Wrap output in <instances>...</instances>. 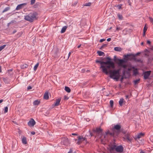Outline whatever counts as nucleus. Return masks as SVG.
I'll return each mask as SVG.
<instances>
[{"mask_svg": "<svg viewBox=\"0 0 153 153\" xmlns=\"http://www.w3.org/2000/svg\"><path fill=\"white\" fill-rule=\"evenodd\" d=\"M3 101V100L2 99L0 100V103L2 102Z\"/></svg>", "mask_w": 153, "mask_h": 153, "instance_id": "61", "label": "nucleus"}, {"mask_svg": "<svg viewBox=\"0 0 153 153\" xmlns=\"http://www.w3.org/2000/svg\"><path fill=\"white\" fill-rule=\"evenodd\" d=\"M113 101L112 100H111L110 102V105L111 108L113 107Z\"/></svg>", "mask_w": 153, "mask_h": 153, "instance_id": "33", "label": "nucleus"}, {"mask_svg": "<svg viewBox=\"0 0 153 153\" xmlns=\"http://www.w3.org/2000/svg\"><path fill=\"white\" fill-rule=\"evenodd\" d=\"M65 91L68 92V93H69L71 92V89L69 87L67 86H65Z\"/></svg>", "mask_w": 153, "mask_h": 153, "instance_id": "28", "label": "nucleus"}, {"mask_svg": "<svg viewBox=\"0 0 153 153\" xmlns=\"http://www.w3.org/2000/svg\"><path fill=\"white\" fill-rule=\"evenodd\" d=\"M90 134L91 137H92L93 136V135L92 133L90 132Z\"/></svg>", "mask_w": 153, "mask_h": 153, "instance_id": "59", "label": "nucleus"}, {"mask_svg": "<svg viewBox=\"0 0 153 153\" xmlns=\"http://www.w3.org/2000/svg\"><path fill=\"white\" fill-rule=\"evenodd\" d=\"M134 74L135 75H136L138 74V72L137 70H134Z\"/></svg>", "mask_w": 153, "mask_h": 153, "instance_id": "40", "label": "nucleus"}, {"mask_svg": "<svg viewBox=\"0 0 153 153\" xmlns=\"http://www.w3.org/2000/svg\"><path fill=\"white\" fill-rule=\"evenodd\" d=\"M140 79H137L134 80L133 81V82L134 83V84L136 85L138 84L139 83L140 81Z\"/></svg>", "mask_w": 153, "mask_h": 153, "instance_id": "30", "label": "nucleus"}, {"mask_svg": "<svg viewBox=\"0 0 153 153\" xmlns=\"http://www.w3.org/2000/svg\"><path fill=\"white\" fill-rule=\"evenodd\" d=\"M32 88V87L31 86H29L27 88V89L28 90H30V89H31V88Z\"/></svg>", "mask_w": 153, "mask_h": 153, "instance_id": "46", "label": "nucleus"}, {"mask_svg": "<svg viewBox=\"0 0 153 153\" xmlns=\"http://www.w3.org/2000/svg\"><path fill=\"white\" fill-rule=\"evenodd\" d=\"M81 44H80L79 45H78V46H77V48H80V47L81 46Z\"/></svg>", "mask_w": 153, "mask_h": 153, "instance_id": "58", "label": "nucleus"}, {"mask_svg": "<svg viewBox=\"0 0 153 153\" xmlns=\"http://www.w3.org/2000/svg\"><path fill=\"white\" fill-rule=\"evenodd\" d=\"M151 73V71H145L144 73V78L145 79H147L150 75Z\"/></svg>", "mask_w": 153, "mask_h": 153, "instance_id": "14", "label": "nucleus"}, {"mask_svg": "<svg viewBox=\"0 0 153 153\" xmlns=\"http://www.w3.org/2000/svg\"><path fill=\"white\" fill-rule=\"evenodd\" d=\"M26 4V3H24L22 4H19L17 5L16 7V10H19L22 8H23L25 6Z\"/></svg>", "mask_w": 153, "mask_h": 153, "instance_id": "15", "label": "nucleus"}, {"mask_svg": "<svg viewBox=\"0 0 153 153\" xmlns=\"http://www.w3.org/2000/svg\"><path fill=\"white\" fill-rule=\"evenodd\" d=\"M77 1H75L73 4V5H75L77 4Z\"/></svg>", "mask_w": 153, "mask_h": 153, "instance_id": "52", "label": "nucleus"}, {"mask_svg": "<svg viewBox=\"0 0 153 153\" xmlns=\"http://www.w3.org/2000/svg\"><path fill=\"white\" fill-rule=\"evenodd\" d=\"M111 132H110L109 131H108L106 132V134L107 135L108 134H110V133Z\"/></svg>", "mask_w": 153, "mask_h": 153, "instance_id": "47", "label": "nucleus"}, {"mask_svg": "<svg viewBox=\"0 0 153 153\" xmlns=\"http://www.w3.org/2000/svg\"><path fill=\"white\" fill-rule=\"evenodd\" d=\"M15 22H16V21L15 20H12V21H11V22H10V23L11 24L12 23H14Z\"/></svg>", "mask_w": 153, "mask_h": 153, "instance_id": "50", "label": "nucleus"}, {"mask_svg": "<svg viewBox=\"0 0 153 153\" xmlns=\"http://www.w3.org/2000/svg\"><path fill=\"white\" fill-rule=\"evenodd\" d=\"M96 62L97 63H100L101 65H102L104 64H107L108 63V62H102L99 60H96Z\"/></svg>", "mask_w": 153, "mask_h": 153, "instance_id": "18", "label": "nucleus"}, {"mask_svg": "<svg viewBox=\"0 0 153 153\" xmlns=\"http://www.w3.org/2000/svg\"><path fill=\"white\" fill-rule=\"evenodd\" d=\"M146 32H143V36H145Z\"/></svg>", "mask_w": 153, "mask_h": 153, "instance_id": "56", "label": "nucleus"}, {"mask_svg": "<svg viewBox=\"0 0 153 153\" xmlns=\"http://www.w3.org/2000/svg\"><path fill=\"white\" fill-rule=\"evenodd\" d=\"M44 98L46 100H48L49 99L48 93V92L45 93L44 95Z\"/></svg>", "mask_w": 153, "mask_h": 153, "instance_id": "21", "label": "nucleus"}, {"mask_svg": "<svg viewBox=\"0 0 153 153\" xmlns=\"http://www.w3.org/2000/svg\"><path fill=\"white\" fill-rule=\"evenodd\" d=\"M61 144L62 145L67 146L70 144L68 138L64 137L62 138Z\"/></svg>", "mask_w": 153, "mask_h": 153, "instance_id": "5", "label": "nucleus"}, {"mask_svg": "<svg viewBox=\"0 0 153 153\" xmlns=\"http://www.w3.org/2000/svg\"><path fill=\"white\" fill-rule=\"evenodd\" d=\"M123 75H124L125 74V71H123Z\"/></svg>", "mask_w": 153, "mask_h": 153, "instance_id": "60", "label": "nucleus"}, {"mask_svg": "<svg viewBox=\"0 0 153 153\" xmlns=\"http://www.w3.org/2000/svg\"><path fill=\"white\" fill-rule=\"evenodd\" d=\"M91 3L88 2V3H85L84 6H90L91 5Z\"/></svg>", "mask_w": 153, "mask_h": 153, "instance_id": "35", "label": "nucleus"}, {"mask_svg": "<svg viewBox=\"0 0 153 153\" xmlns=\"http://www.w3.org/2000/svg\"><path fill=\"white\" fill-rule=\"evenodd\" d=\"M107 41H108V42L110 41L111 40V38H108L107 39Z\"/></svg>", "mask_w": 153, "mask_h": 153, "instance_id": "55", "label": "nucleus"}, {"mask_svg": "<svg viewBox=\"0 0 153 153\" xmlns=\"http://www.w3.org/2000/svg\"><path fill=\"white\" fill-rule=\"evenodd\" d=\"M140 153H145L142 150H141Z\"/></svg>", "mask_w": 153, "mask_h": 153, "instance_id": "64", "label": "nucleus"}, {"mask_svg": "<svg viewBox=\"0 0 153 153\" xmlns=\"http://www.w3.org/2000/svg\"><path fill=\"white\" fill-rule=\"evenodd\" d=\"M31 134L33 135H34L35 134V132L34 131L31 132Z\"/></svg>", "mask_w": 153, "mask_h": 153, "instance_id": "53", "label": "nucleus"}, {"mask_svg": "<svg viewBox=\"0 0 153 153\" xmlns=\"http://www.w3.org/2000/svg\"><path fill=\"white\" fill-rule=\"evenodd\" d=\"M121 128L119 125L117 124L114 126V127L112 129V132L110 133L111 136L114 137L117 136L120 133Z\"/></svg>", "mask_w": 153, "mask_h": 153, "instance_id": "3", "label": "nucleus"}, {"mask_svg": "<svg viewBox=\"0 0 153 153\" xmlns=\"http://www.w3.org/2000/svg\"><path fill=\"white\" fill-rule=\"evenodd\" d=\"M22 143L25 144L27 143V139L24 136H23L22 139Z\"/></svg>", "mask_w": 153, "mask_h": 153, "instance_id": "17", "label": "nucleus"}, {"mask_svg": "<svg viewBox=\"0 0 153 153\" xmlns=\"http://www.w3.org/2000/svg\"><path fill=\"white\" fill-rule=\"evenodd\" d=\"M123 148L122 145L117 146L116 148V151L118 152L121 153L123 151Z\"/></svg>", "mask_w": 153, "mask_h": 153, "instance_id": "9", "label": "nucleus"}, {"mask_svg": "<svg viewBox=\"0 0 153 153\" xmlns=\"http://www.w3.org/2000/svg\"><path fill=\"white\" fill-rule=\"evenodd\" d=\"M77 139L78 141L77 142V143L78 144H80L83 141L86 140V139L85 138L81 136H78Z\"/></svg>", "mask_w": 153, "mask_h": 153, "instance_id": "11", "label": "nucleus"}, {"mask_svg": "<svg viewBox=\"0 0 153 153\" xmlns=\"http://www.w3.org/2000/svg\"><path fill=\"white\" fill-rule=\"evenodd\" d=\"M147 43L149 45H150L151 43V42L149 40H147Z\"/></svg>", "mask_w": 153, "mask_h": 153, "instance_id": "49", "label": "nucleus"}, {"mask_svg": "<svg viewBox=\"0 0 153 153\" xmlns=\"http://www.w3.org/2000/svg\"><path fill=\"white\" fill-rule=\"evenodd\" d=\"M124 99L123 98H121L120 99L119 102V103L120 105V106H122L123 105V102Z\"/></svg>", "mask_w": 153, "mask_h": 153, "instance_id": "27", "label": "nucleus"}, {"mask_svg": "<svg viewBox=\"0 0 153 153\" xmlns=\"http://www.w3.org/2000/svg\"><path fill=\"white\" fill-rule=\"evenodd\" d=\"M106 59L108 61L106 62H108L107 64H104V65H107L106 66L101 65L100 68L102 69V71L105 73L106 75H108L109 73L110 75V77L114 79H116V81L118 80L120 76V69L117 70H114L113 71L109 70V71H107L108 69H110L111 68H115L114 64L113 62L111 61V59L109 57L106 58Z\"/></svg>", "mask_w": 153, "mask_h": 153, "instance_id": "1", "label": "nucleus"}, {"mask_svg": "<svg viewBox=\"0 0 153 153\" xmlns=\"http://www.w3.org/2000/svg\"><path fill=\"white\" fill-rule=\"evenodd\" d=\"M36 0H31L30 4L32 5L33 4L35 3Z\"/></svg>", "mask_w": 153, "mask_h": 153, "instance_id": "38", "label": "nucleus"}, {"mask_svg": "<svg viewBox=\"0 0 153 153\" xmlns=\"http://www.w3.org/2000/svg\"><path fill=\"white\" fill-rule=\"evenodd\" d=\"M147 27L146 26V25H145L143 28V32H146L147 29Z\"/></svg>", "mask_w": 153, "mask_h": 153, "instance_id": "37", "label": "nucleus"}, {"mask_svg": "<svg viewBox=\"0 0 153 153\" xmlns=\"http://www.w3.org/2000/svg\"><path fill=\"white\" fill-rule=\"evenodd\" d=\"M68 27V26H65L62 27L61 31V33H64L66 31V29Z\"/></svg>", "mask_w": 153, "mask_h": 153, "instance_id": "19", "label": "nucleus"}, {"mask_svg": "<svg viewBox=\"0 0 153 153\" xmlns=\"http://www.w3.org/2000/svg\"><path fill=\"white\" fill-rule=\"evenodd\" d=\"M93 131L94 132L96 133L97 134H98V136L100 134V135L99 136V138H101V135L102 134V129L100 128H97L96 129H93Z\"/></svg>", "mask_w": 153, "mask_h": 153, "instance_id": "6", "label": "nucleus"}, {"mask_svg": "<svg viewBox=\"0 0 153 153\" xmlns=\"http://www.w3.org/2000/svg\"><path fill=\"white\" fill-rule=\"evenodd\" d=\"M21 68L25 69L26 68L28 67V65L27 64H24L21 66Z\"/></svg>", "mask_w": 153, "mask_h": 153, "instance_id": "29", "label": "nucleus"}, {"mask_svg": "<svg viewBox=\"0 0 153 153\" xmlns=\"http://www.w3.org/2000/svg\"><path fill=\"white\" fill-rule=\"evenodd\" d=\"M39 65V63H37L34 66V68H33V69H34V71H36V70L37 68L38 67Z\"/></svg>", "mask_w": 153, "mask_h": 153, "instance_id": "32", "label": "nucleus"}, {"mask_svg": "<svg viewBox=\"0 0 153 153\" xmlns=\"http://www.w3.org/2000/svg\"><path fill=\"white\" fill-rule=\"evenodd\" d=\"M97 53L98 54V55L100 56H105L104 53L101 51H97Z\"/></svg>", "mask_w": 153, "mask_h": 153, "instance_id": "24", "label": "nucleus"}, {"mask_svg": "<svg viewBox=\"0 0 153 153\" xmlns=\"http://www.w3.org/2000/svg\"><path fill=\"white\" fill-rule=\"evenodd\" d=\"M131 59H133L135 62H139L141 63H142L143 62V60H141L140 59H137L135 57H129L126 60H131Z\"/></svg>", "mask_w": 153, "mask_h": 153, "instance_id": "10", "label": "nucleus"}, {"mask_svg": "<svg viewBox=\"0 0 153 153\" xmlns=\"http://www.w3.org/2000/svg\"><path fill=\"white\" fill-rule=\"evenodd\" d=\"M120 29V27H117L116 28V30H118Z\"/></svg>", "mask_w": 153, "mask_h": 153, "instance_id": "57", "label": "nucleus"}, {"mask_svg": "<svg viewBox=\"0 0 153 153\" xmlns=\"http://www.w3.org/2000/svg\"><path fill=\"white\" fill-rule=\"evenodd\" d=\"M16 31H16V30H14L13 31V34H14V33H16Z\"/></svg>", "mask_w": 153, "mask_h": 153, "instance_id": "54", "label": "nucleus"}, {"mask_svg": "<svg viewBox=\"0 0 153 153\" xmlns=\"http://www.w3.org/2000/svg\"><path fill=\"white\" fill-rule=\"evenodd\" d=\"M117 59H118L117 58L116 56H114V61L115 62H117Z\"/></svg>", "mask_w": 153, "mask_h": 153, "instance_id": "43", "label": "nucleus"}, {"mask_svg": "<svg viewBox=\"0 0 153 153\" xmlns=\"http://www.w3.org/2000/svg\"><path fill=\"white\" fill-rule=\"evenodd\" d=\"M126 99H127V98H128V95H126Z\"/></svg>", "mask_w": 153, "mask_h": 153, "instance_id": "62", "label": "nucleus"}, {"mask_svg": "<svg viewBox=\"0 0 153 153\" xmlns=\"http://www.w3.org/2000/svg\"><path fill=\"white\" fill-rule=\"evenodd\" d=\"M10 9V7H7L5 8L3 11L2 12V13H3L4 12H5L8 10H9Z\"/></svg>", "mask_w": 153, "mask_h": 153, "instance_id": "25", "label": "nucleus"}, {"mask_svg": "<svg viewBox=\"0 0 153 153\" xmlns=\"http://www.w3.org/2000/svg\"><path fill=\"white\" fill-rule=\"evenodd\" d=\"M114 50L120 52L121 51L122 49L121 48L118 47H117L114 48Z\"/></svg>", "mask_w": 153, "mask_h": 153, "instance_id": "22", "label": "nucleus"}, {"mask_svg": "<svg viewBox=\"0 0 153 153\" xmlns=\"http://www.w3.org/2000/svg\"><path fill=\"white\" fill-rule=\"evenodd\" d=\"M36 124V122L33 119L31 118L28 122L27 124L29 126H33Z\"/></svg>", "mask_w": 153, "mask_h": 153, "instance_id": "12", "label": "nucleus"}, {"mask_svg": "<svg viewBox=\"0 0 153 153\" xmlns=\"http://www.w3.org/2000/svg\"><path fill=\"white\" fill-rule=\"evenodd\" d=\"M6 45H4L0 47V51L4 49L6 46Z\"/></svg>", "mask_w": 153, "mask_h": 153, "instance_id": "36", "label": "nucleus"}, {"mask_svg": "<svg viewBox=\"0 0 153 153\" xmlns=\"http://www.w3.org/2000/svg\"><path fill=\"white\" fill-rule=\"evenodd\" d=\"M126 62V61L123 59H117V63L119 66L121 67L124 69H126L127 67V65L125 64H124Z\"/></svg>", "mask_w": 153, "mask_h": 153, "instance_id": "4", "label": "nucleus"}, {"mask_svg": "<svg viewBox=\"0 0 153 153\" xmlns=\"http://www.w3.org/2000/svg\"><path fill=\"white\" fill-rule=\"evenodd\" d=\"M122 6L121 4H118L117 6V7H118V9H120L121 8V7Z\"/></svg>", "mask_w": 153, "mask_h": 153, "instance_id": "41", "label": "nucleus"}, {"mask_svg": "<svg viewBox=\"0 0 153 153\" xmlns=\"http://www.w3.org/2000/svg\"><path fill=\"white\" fill-rule=\"evenodd\" d=\"M116 145H112L109 147V150L110 153H116L114 151V149L116 150Z\"/></svg>", "mask_w": 153, "mask_h": 153, "instance_id": "13", "label": "nucleus"}, {"mask_svg": "<svg viewBox=\"0 0 153 153\" xmlns=\"http://www.w3.org/2000/svg\"><path fill=\"white\" fill-rule=\"evenodd\" d=\"M117 16L119 19L120 20L123 19V17L122 15H120L119 13L117 14Z\"/></svg>", "mask_w": 153, "mask_h": 153, "instance_id": "31", "label": "nucleus"}, {"mask_svg": "<svg viewBox=\"0 0 153 153\" xmlns=\"http://www.w3.org/2000/svg\"><path fill=\"white\" fill-rule=\"evenodd\" d=\"M140 53V52H138L135 54H134L132 53L127 54L126 55H124V57L126 59L128 58L129 57H135L136 56L139 55Z\"/></svg>", "mask_w": 153, "mask_h": 153, "instance_id": "7", "label": "nucleus"}, {"mask_svg": "<svg viewBox=\"0 0 153 153\" xmlns=\"http://www.w3.org/2000/svg\"><path fill=\"white\" fill-rule=\"evenodd\" d=\"M40 102L37 100H35L33 102V105H38L39 104Z\"/></svg>", "mask_w": 153, "mask_h": 153, "instance_id": "26", "label": "nucleus"}, {"mask_svg": "<svg viewBox=\"0 0 153 153\" xmlns=\"http://www.w3.org/2000/svg\"><path fill=\"white\" fill-rule=\"evenodd\" d=\"M107 45L106 44H103V45L101 46V47L100 48V49H102L103 48L105 47H106L107 46Z\"/></svg>", "mask_w": 153, "mask_h": 153, "instance_id": "34", "label": "nucleus"}, {"mask_svg": "<svg viewBox=\"0 0 153 153\" xmlns=\"http://www.w3.org/2000/svg\"><path fill=\"white\" fill-rule=\"evenodd\" d=\"M41 4V3L39 2H36L33 6V8H36L39 7Z\"/></svg>", "mask_w": 153, "mask_h": 153, "instance_id": "20", "label": "nucleus"}, {"mask_svg": "<svg viewBox=\"0 0 153 153\" xmlns=\"http://www.w3.org/2000/svg\"><path fill=\"white\" fill-rule=\"evenodd\" d=\"M38 13L36 12H34L29 13L28 15L25 16V19L30 22H33L34 20H36L37 18L36 16Z\"/></svg>", "mask_w": 153, "mask_h": 153, "instance_id": "2", "label": "nucleus"}, {"mask_svg": "<svg viewBox=\"0 0 153 153\" xmlns=\"http://www.w3.org/2000/svg\"><path fill=\"white\" fill-rule=\"evenodd\" d=\"M105 40V39H101L100 40V42H102L103 41Z\"/></svg>", "mask_w": 153, "mask_h": 153, "instance_id": "45", "label": "nucleus"}, {"mask_svg": "<svg viewBox=\"0 0 153 153\" xmlns=\"http://www.w3.org/2000/svg\"><path fill=\"white\" fill-rule=\"evenodd\" d=\"M124 78L123 77V76H122L121 79H120V80L121 81H123V79H124Z\"/></svg>", "mask_w": 153, "mask_h": 153, "instance_id": "51", "label": "nucleus"}, {"mask_svg": "<svg viewBox=\"0 0 153 153\" xmlns=\"http://www.w3.org/2000/svg\"><path fill=\"white\" fill-rule=\"evenodd\" d=\"M8 108L6 106V107H5L4 113H7L8 111Z\"/></svg>", "mask_w": 153, "mask_h": 153, "instance_id": "39", "label": "nucleus"}, {"mask_svg": "<svg viewBox=\"0 0 153 153\" xmlns=\"http://www.w3.org/2000/svg\"><path fill=\"white\" fill-rule=\"evenodd\" d=\"M144 134L142 133H140L138 134L137 136L136 137V138L140 139L143 136H144Z\"/></svg>", "mask_w": 153, "mask_h": 153, "instance_id": "23", "label": "nucleus"}, {"mask_svg": "<svg viewBox=\"0 0 153 153\" xmlns=\"http://www.w3.org/2000/svg\"><path fill=\"white\" fill-rule=\"evenodd\" d=\"M72 134L73 135H77V134L76 133H72Z\"/></svg>", "mask_w": 153, "mask_h": 153, "instance_id": "63", "label": "nucleus"}, {"mask_svg": "<svg viewBox=\"0 0 153 153\" xmlns=\"http://www.w3.org/2000/svg\"><path fill=\"white\" fill-rule=\"evenodd\" d=\"M73 151L72 149H70L68 153H72Z\"/></svg>", "mask_w": 153, "mask_h": 153, "instance_id": "48", "label": "nucleus"}, {"mask_svg": "<svg viewBox=\"0 0 153 153\" xmlns=\"http://www.w3.org/2000/svg\"><path fill=\"white\" fill-rule=\"evenodd\" d=\"M149 19L150 22L153 24V19L151 17H149Z\"/></svg>", "mask_w": 153, "mask_h": 153, "instance_id": "42", "label": "nucleus"}, {"mask_svg": "<svg viewBox=\"0 0 153 153\" xmlns=\"http://www.w3.org/2000/svg\"><path fill=\"white\" fill-rule=\"evenodd\" d=\"M124 134V139L125 140H127L128 141L131 142L132 140V138L130 137V135L129 133H125Z\"/></svg>", "mask_w": 153, "mask_h": 153, "instance_id": "8", "label": "nucleus"}, {"mask_svg": "<svg viewBox=\"0 0 153 153\" xmlns=\"http://www.w3.org/2000/svg\"><path fill=\"white\" fill-rule=\"evenodd\" d=\"M61 101V99L59 98L57 99H56V102L54 103V106H58L60 102Z\"/></svg>", "mask_w": 153, "mask_h": 153, "instance_id": "16", "label": "nucleus"}, {"mask_svg": "<svg viewBox=\"0 0 153 153\" xmlns=\"http://www.w3.org/2000/svg\"><path fill=\"white\" fill-rule=\"evenodd\" d=\"M68 99H69V97H67V96H66V95L64 96V100H68Z\"/></svg>", "mask_w": 153, "mask_h": 153, "instance_id": "44", "label": "nucleus"}]
</instances>
